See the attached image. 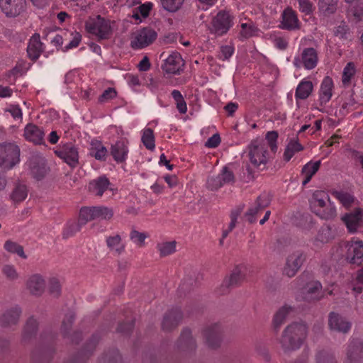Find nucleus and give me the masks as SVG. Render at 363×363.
Wrapping results in <instances>:
<instances>
[{
	"label": "nucleus",
	"instance_id": "nucleus-44",
	"mask_svg": "<svg viewBox=\"0 0 363 363\" xmlns=\"http://www.w3.org/2000/svg\"><path fill=\"white\" fill-rule=\"evenodd\" d=\"M279 134L277 131L272 130L268 131L265 135V138L264 140H260L259 141H264L267 144V149H270V152L272 155H275L277 151V140H278Z\"/></svg>",
	"mask_w": 363,
	"mask_h": 363
},
{
	"label": "nucleus",
	"instance_id": "nucleus-6",
	"mask_svg": "<svg viewBox=\"0 0 363 363\" xmlns=\"http://www.w3.org/2000/svg\"><path fill=\"white\" fill-rule=\"evenodd\" d=\"M86 29L89 33L101 40L108 39L111 34L109 22L100 16L94 18H90L86 23Z\"/></svg>",
	"mask_w": 363,
	"mask_h": 363
},
{
	"label": "nucleus",
	"instance_id": "nucleus-14",
	"mask_svg": "<svg viewBox=\"0 0 363 363\" xmlns=\"http://www.w3.org/2000/svg\"><path fill=\"white\" fill-rule=\"evenodd\" d=\"M88 189L89 192L98 197H101L104 193L113 191V184L105 176H100L89 183Z\"/></svg>",
	"mask_w": 363,
	"mask_h": 363
},
{
	"label": "nucleus",
	"instance_id": "nucleus-32",
	"mask_svg": "<svg viewBox=\"0 0 363 363\" xmlns=\"http://www.w3.org/2000/svg\"><path fill=\"white\" fill-rule=\"evenodd\" d=\"M213 182L215 188L218 189L224 184L233 183L235 182V176L228 166H224L220 172L213 179Z\"/></svg>",
	"mask_w": 363,
	"mask_h": 363
},
{
	"label": "nucleus",
	"instance_id": "nucleus-27",
	"mask_svg": "<svg viewBox=\"0 0 363 363\" xmlns=\"http://www.w3.org/2000/svg\"><path fill=\"white\" fill-rule=\"evenodd\" d=\"M26 287L33 295L40 296L45 290V279L38 274H33L27 280Z\"/></svg>",
	"mask_w": 363,
	"mask_h": 363
},
{
	"label": "nucleus",
	"instance_id": "nucleus-47",
	"mask_svg": "<svg viewBox=\"0 0 363 363\" xmlns=\"http://www.w3.org/2000/svg\"><path fill=\"white\" fill-rule=\"evenodd\" d=\"M94 212L95 219H105L109 220L113 216V211L112 208H108L107 206H94L93 209Z\"/></svg>",
	"mask_w": 363,
	"mask_h": 363
},
{
	"label": "nucleus",
	"instance_id": "nucleus-40",
	"mask_svg": "<svg viewBox=\"0 0 363 363\" xmlns=\"http://www.w3.org/2000/svg\"><path fill=\"white\" fill-rule=\"evenodd\" d=\"M335 236V230L330 225H325L320 228L316 236V240L326 243L332 240Z\"/></svg>",
	"mask_w": 363,
	"mask_h": 363
},
{
	"label": "nucleus",
	"instance_id": "nucleus-59",
	"mask_svg": "<svg viewBox=\"0 0 363 363\" xmlns=\"http://www.w3.org/2000/svg\"><path fill=\"white\" fill-rule=\"evenodd\" d=\"M146 238V234L135 230H132L130 234V240L140 247L144 244Z\"/></svg>",
	"mask_w": 363,
	"mask_h": 363
},
{
	"label": "nucleus",
	"instance_id": "nucleus-23",
	"mask_svg": "<svg viewBox=\"0 0 363 363\" xmlns=\"http://www.w3.org/2000/svg\"><path fill=\"white\" fill-rule=\"evenodd\" d=\"M322 285L318 281H311L303 289L302 298L307 302L317 301L323 296Z\"/></svg>",
	"mask_w": 363,
	"mask_h": 363
},
{
	"label": "nucleus",
	"instance_id": "nucleus-38",
	"mask_svg": "<svg viewBox=\"0 0 363 363\" xmlns=\"http://www.w3.org/2000/svg\"><path fill=\"white\" fill-rule=\"evenodd\" d=\"M28 190L26 185L18 183L13 188L10 197L14 203H21L28 196Z\"/></svg>",
	"mask_w": 363,
	"mask_h": 363
},
{
	"label": "nucleus",
	"instance_id": "nucleus-55",
	"mask_svg": "<svg viewBox=\"0 0 363 363\" xmlns=\"http://www.w3.org/2000/svg\"><path fill=\"white\" fill-rule=\"evenodd\" d=\"M241 29L240 31V35L244 38H249L255 35L257 31V28L250 23H242L240 25Z\"/></svg>",
	"mask_w": 363,
	"mask_h": 363
},
{
	"label": "nucleus",
	"instance_id": "nucleus-24",
	"mask_svg": "<svg viewBox=\"0 0 363 363\" xmlns=\"http://www.w3.org/2000/svg\"><path fill=\"white\" fill-rule=\"evenodd\" d=\"M180 308L176 307L167 312L163 318L162 327L164 330H171L176 328L182 319Z\"/></svg>",
	"mask_w": 363,
	"mask_h": 363
},
{
	"label": "nucleus",
	"instance_id": "nucleus-12",
	"mask_svg": "<svg viewBox=\"0 0 363 363\" xmlns=\"http://www.w3.org/2000/svg\"><path fill=\"white\" fill-rule=\"evenodd\" d=\"M94 207H83L79 211V218L77 223L69 225L64 231L63 236L67 238L80 230L82 225H85L88 221L94 220Z\"/></svg>",
	"mask_w": 363,
	"mask_h": 363
},
{
	"label": "nucleus",
	"instance_id": "nucleus-20",
	"mask_svg": "<svg viewBox=\"0 0 363 363\" xmlns=\"http://www.w3.org/2000/svg\"><path fill=\"white\" fill-rule=\"evenodd\" d=\"M183 60L178 52H172L164 60L162 65L164 72L168 74H177L182 70Z\"/></svg>",
	"mask_w": 363,
	"mask_h": 363
},
{
	"label": "nucleus",
	"instance_id": "nucleus-56",
	"mask_svg": "<svg viewBox=\"0 0 363 363\" xmlns=\"http://www.w3.org/2000/svg\"><path fill=\"white\" fill-rule=\"evenodd\" d=\"M316 363H337L333 354L328 351L322 350L316 354Z\"/></svg>",
	"mask_w": 363,
	"mask_h": 363
},
{
	"label": "nucleus",
	"instance_id": "nucleus-30",
	"mask_svg": "<svg viewBox=\"0 0 363 363\" xmlns=\"http://www.w3.org/2000/svg\"><path fill=\"white\" fill-rule=\"evenodd\" d=\"M179 349L186 351L195 350L196 347V341L191 336V332L189 328L182 330L180 337L177 342Z\"/></svg>",
	"mask_w": 363,
	"mask_h": 363
},
{
	"label": "nucleus",
	"instance_id": "nucleus-54",
	"mask_svg": "<svg viewBox=\"0 0 363 363\" xmlns=\"http://www.w3.org/2000/svg\"><path fill=\"white\" fill-rule=\"evenodd\" d=\"M2 274L10 281L16 280L19 275L16 267L12 264H4L1 269Z\"/></svg>",
	"mask_w": 363,
	"mask_h": 363
},
{
	"label": "nucleus",
	"instance_id": "nucleus-46",
	"mask_svg": "<svg viewBox=\"0 0 363 363\" xmlns=\"http://www.w3.org/2000/svg\"><path fill=\"white\" fill-rule=\"evenodd\" d=\"M331 195L337 199L344 206L349 207L354 202V197L350 194L342 191L333 190Z\"/></svg>",
	"mask_w": 363,
	"mask_h": 363
},
{
	"label": "nucleus",
	"instance_id": "nucleus-35",
	"mask_svg": "<svg viewBox=\"0 0 363 363\" xmlns=\"http://www.w3.org/2000/svg\"><path fill=\"white\" fill-rule=\"evenodd\" d=\"M107 247L114 255H119L125 250V245L122 242L119 235H115L106 238Z\"/></svg>",
	"mask_w": 363,
	"mask_h": 363
},
{
	"label": "nucleus",
	"instance_id": "nucleus-42",
	"mask_svg": "<svg viewBox=\"0 0 363 363\" xmlns=\"http://www.w3.org/2000/svg\"><path fill=\"white\" fill-rule=\"evenodd\" d=\"M356 73V67L354 62H350L343 69L342 75V82L345 87H347L351 84L352 79Z\"/></svg>",
	"mask_w": 363,
	"mask_h": 363
},
{
	"label": "nucleus",
	"instance_id": "nucleus-16",
	"mask_svg": "<svg viewBox=\"0 0 363 363\" xmlns=\"http://www.w3.org/2000/svg\"><path fill=\"white\" fill-rule=\"evenodd\" d=\"M344 363H363V342L361 340L350 341Z\"/></svg>",
	"mask_w": 363,
	"mask_h": 363
},
{
	"label": "nucleus",
	"instance_id": "nucleus-64",
	"mask_svg": "<svg viewBox=\"0 0 363 363\" xmlns=\"http://www.w3.org/2000/svg\"><path fill=\"white\" fill-rule=\"evenodd\" d=\"M356 280L357 281V283L359 284H361L362 286H359V285H357V286H354L352 289V290L356 293V294H361L362 291V286H363V268L359 269L358 272H357V277H356Z\"/></svg>",
	"mask_w": 363,
	"mask_h": 363
},
{
	"label": "nucleus",
	"instance_id": "nucleus-8",
	"mask_svg": "<svg viewBox=\"0 0 363 363\" xmlns=\"http://www.w3.org/2000/svg\"><path fill=\"white\" fill-rule=\"evenodd\" d=\"M318 56L317 50L313 48H306L303 49L299 55H295L293 64L295 67L306 69H313L317 66Z\"/></svg>",
	"mask_w": 363,
	"mask_h": 363
},
{
	"label": "nucleus",
	"instance_id": "nucleus-22",
	"mask_svg": "<svg viewBox=\"0 0 363 363\" xmlns=\"http://www.w3.org/2000/svg\"><path fill=\"white\" fill-rule=\"evenodd\" d=\"M299 23L296 12L291 7H287L283 11L280 28L288 30H294L299 28Z\"/></svg>",
	"mask_w": 363,
	"mask_h": 363
},
{
	"label": "nucleus",
	"instance_id": "nucleus-19",
	"mask_svg": "<svg viewBox=\"0 0 363 363\" xmlns=\"http://www.w3.org/2000/svg\"><path fill=\"white\" fill-rule=\"evenodd\" d=\"M128 142L125 138L117 140L111 147V155L117 163H123L128 157Z\"/></svg>",
	"mask_w": 363,
	"mask_h": 363
},
{
	"label": "nucleus",
	"instance_id": "nucleus-34",
	"mask_svg": "<svg viewBox=\"0 0 363 363\" xmlns=\"http://www.w3.org/2000/svg\"><path fill=\"white\" fill-rule=\"evenodd\" d=\"M321 162L320 160L313 162L312 161L306 163L301 171V174L303 176L302 181L303 186H306L312 179V177L318 171Z\"/></svg>",
	"mask_w": 363,
	"mask_h": 363
},
{
	"label": "nucleus",
	"instance_id": "nucleus-21",
	"mask_svg": "<svg viewBox=\"0 0 363 363\" xmlns=\"http://www.w3.org/2000/svg\"><path fill=\"white\" fill-rule=\"evenodd\" d=\"M44 131L37 125L30 123H28L23 130V138L28 142L35 145H40L44 140Z\"/></svg>",
	"mask_w": 363,
	"mask_h": 363
},
{
	"label": "nucleus",
	"instance_id": "nucleus-13",
	"mask_svg": "<svg viewBox=\"0 0 363 363\" xmlns=\"http://www.w3.org/2000/svg\"><path fill=\"white\" fill-rule=\"evenodd\" d=\"M328 328L331 331L347 333L352 328V323L345 316L330 312L328 315Z\"/></svg>",
	"mask_w": 363,
	"mask_h": 363
},
{
	"label": "nucleus",
	"instance_id": "nucleus-17",
	"mask_svg": "<svg viewBox=\"0 0 363 363\" xmlns=\"http://www.w3.org/2000/svg\"><path fill=\"white\" fill-rule=\"evenodd\" d=\"M245 269L244 265L235 267L230 277L223 281L218 294L220 295L225 294L228 291L229 287L238 285L244 279Z\"/></svg>",
	"mask_w": 363,
	"mask_h": 363
},
{
	"label": "nucleus",
	"instance_id": "nucleus-11",
	"mask_svg": "<svg viewBox=\"0 0 363 363\" xmlns=\"http://www.w3.org/2000/svg\"><path fill=\"white\" fill-rule=\"evenodd\" d=\"M306 255L300 250L289 255L286 258L284 268V274L289 277H293L298 272L303 263L306 261Z\"/></svg>",
	"mask_w": 363,
	"mask_h": 363
},
{
	"label": "nucleus",
	"instance_id": "nucleus-10",
	"mask_svg": "<svg viewBox=\"0 0 363 363\" xmlns=\"http://www.w3.org/2000/svg\"><path fill=\"white\" fill-rule=\"evenodd\" d=\"M157 35V33L149 28L138 30L133 34L131 47L135 50L142 49L151 44Z\"/></svg>",
	"mask_w": 363,
	"mask_h": 363
},
{
	"label": "nucleus",
	"instance_id": "nucleus-41",
	"mask_svg": "<svg viewBox=\"0 0 363 363\" xmlns=\"http://www.w3.org/2000/svg\"><path fill=\"white\" fill-rule=\"evenodd\" d=\"M303 147L298 141L291 140L287 145L283 155L284 160L289 162L294 157V155L301 150Z\"/></svg>",
	"mask_w": 363,
	"mask_h": 363
},
{
	"label": "nucleus",
	"instance_id": "nucleus-28",
	"mask_svg": "<svg viewBox=\"0 0 363 363\" xmlns=\"http://www.w3.org/2000/svg\"><path fill=\"white\" fill-rule=\"evenodd\" d=\"M362 218L363 211L360 208H356L353 212L343 216L342 220L350 232H354L359 227Z\"/></svg>",
	"mask_w": 363,
	"mask_h": 363
},
{
	"label": "nucleus",
	"instance_id": "nucleus-31",
	"mask_svg": "<svg viewBox=\"0 0 363 363\" xmlns=\"http://www.w3.org/2000/svg\"><path fill=\"white\" fill-rule=\"evenodd\" d=\"M21 310L18 306H14L7 310L1 316L0 323L3 327L16 325L18 320Z\"/></svg>",
	"mask_w": 363,
	"mask_h": 363
},
{
	"label": "nucleus",
	"instance_id": "nucleus-63",
	"mask_svg": "<svg viewBox=\"0 0 363 363\" xmlns=\"http://www.w3.org/2000/svg\"><path fill=\"white\" fill-rule=\"evenodd\" d=\"M72 35H73V37H72V40H70L69 42V43L65 46V49L66 50L73 49V48L78 47V45H79V43L82 40V35H80L79 33L76 32V33H73Z\"/></svg>",
	"mask_w": 363,
	"mask_h": 363
},
{
	"label": "nucleus",
	"instance_id": "nucleus-51",
	"mask_svg": "<svg viewBox=\"0 0 363 363\" xmlns=\"http://www.w3.org/2000/svg\"><path fill=\"white\" fill-rule=\"evenodd\" d=\"M4 249L11 253L17 254L22 258H26L23 247L15 242L7 240L4 244Z\"/></svg>",
	"mask_w": 363,
	"mask_h": 363
},
{
	"label": "nucleus",
	"instance_id": "nucleus-48",
	"mask_svg": "<svg viewBox=\"0 0 363 363\" xmlns=\"http://www.w3.org/2000/svg\"><path fill=\"white\" fill-rule=\"evenodd\" d=\"M38 328V322L37 320L33 318V317H30L26 322V324L25 325L24 330H23V339H30L33 336H34L36 333V330Z\"/></svg>",
	"mask_w": 363,
	"mask_h": 363
},
{
	"label": "nucleus",
	"instance_id": "nucleus-43",
	"mask_svg": "<svg viewBox=\"0 0 363 363\" xmlns=\"http://www.w3.org/2000/svg\"><path fill=\"white\" fill-rule=\"evenodd\" d=\"M141 140L147 150H153L155 147V139L153 130L150 128H145L143 131Z\"/></svg>",
	"mask_w": 363,
	"mask_h": 363
},
{
	"label": "nucleus",
	"instance_id": "nucleus-37",
	"mask_svg": "<svg viewBox=\"0 0 363 363\" xmlns=\"http://www.w3.org/2000/svg\"><path fill=\"white\" fill-rule=\"evenodd\" d=\"M313 84L311 81L302 80L300 82L296 89L295 98L298 99H307L313 91Z\"/></svg>",
	"mask_w": 363,
	"mask_h": 363
},
{
	"label": "nucleus",
	"instance_id": "nucleus-9",
	"mask_svg": "<svg viewBox=\"0 0 363 363\" xmlns=\"http://www.w3.org/2000/svg\"><path fill=\"white\" fill-rule=\"evenodd\" d=\"M330 201L328 193L323 191H315L310 201L311 209L318 217L327 218L332 215V208H330V210L325 213L323 211V208Z\"/></svg>",
	"mask_w": 363,
	"mask_h": 363
},
{
	"label": "nucleus",
	"instance_id": "nucleus-53",
	"mask_svg": "<svg viewBox=\"0 0 363 363\" xmlns=\"http://www.w3.org/2000/svg\"><path fill=\"white\" fill-rule=\"evenodd\" d=\"M117 96V91L113 87H108L99 96L98 102L101 104L109 102Z\"/></svg>",
	"mask_w": 363,
	"mask_h": 363
},
{
	"label": "nucleus",
	"instance_id": "nucleus-50",
	"mask_svg": "<svg viewBox=\"0 0 363 363\" xmlns=\"http://www.w3.org/2000/svg\"><path fill=\"white\" fill-rule=\"evenodd\" d=\"M242 212V208H237L231 211L230 213V223L229 224L228 228L225 229L223 231L222 237L223 239H225L230 232L233 230V229L235 227L237 223V220L238 217L240 216V213Z\"/></svg>",
	"mask_w": 363,
	"mask_h": 363
},
{
	"label": "nucleus",
	"instance_id": "nucleus-29",
	"mask_svg": "<svg viewBox=\"0 0 363 363\" xmlns=\"http://www.w3.org/2000/svg\"><path fill=\"white\" fill-rule=\"evenodd\" d=\"M333 87L332 78L325 77L320 84L319 91V100L321 105H325L331 99Z\"/></svg>",
	"mask_w": 363,
	"mask_h": 363
},
{
	"label": "nucleus",
	"instance_id": "nucleus-52",
	"mask_svg": "<svg viewBox=\"0 0 363 363\" xmlns=\"http://www.w3.org/2000/svg\"><path fill=\"white\" fill-rule=\"evenodd\" d=\"M175 241L165 242L157 245V248L162 257L169 255L175 252L176 250Z\"/></svg>",
	"mask_w": 363,
	"mask_h": 363
},
{
	"label": "nucleus",
	"instance_id": "nucleus-39",
	"mask_svg": "<svg viewBox=\"0 0 363 363\" xmlns=\"http://www.w3.org/2000/svg\"><path fill=\"white\" fill-rule=\"evenodd\" d=\"M266 206L267 203L262 202V198L261 196L258 197L254 205L251 206L245 213L247 220L251 223L255 222L256 215L263 211Z\"/></svg>",
	"mask_w": 363,
	"mask_h": 363
},
{
	"label": "nucleus",
	"instance_id": "nucleus-61",
	"mask_svg": "<svg viewBox=\"0 0 363 363\" xmlns=\"http://www.w3.org/2000/svg\"><path fill=\"white\" fill-rule=\"evenodd\" d=\"M234 53V48L231 45H224L221 47L220 59L222 60H228Z\"/></svg>",
	"mask_w": 363,
	"mask_h": 363
},
{
	"label": "nucleus",
	"instance_id": "nucleus-25",
	"mask_svg": "<svg viewBox=\"0 0 363 363\" xmlns=\"http://www.w3.org/2000/svg\"><path fill=\"white\" fill-rule=\"evenodd\" d=\"M45 49L44 44L41 42L39 34L33 35L29 40L27 46L28 57L33 62L36 61Z\"/></svg>",
	"mask_w": 363,
	"mask_h": 363
},
{
	"label": "nucleus",
	"instance_id": "nucleus-49",
	"mask_svg": "<svg viewBox=\"0 0 363 363\" xmlns=\"http://www.w3.org/2000/svg\"><path fill=\"white\" fill-rule=\"evenodd\" d=\"M171 95L176 103L177 108L179 112L182 114L186 113L187 111V106L181 92L179 90L174 89L172 91Z\"/></svg>",
	"mask_w": 363,
	"mask_h": 363
},
{
	"label": "nucleus",
	"instance_id": "nucleus-58",
	"mask_svg": "<svg viewBox=\"0 0 363 363\" xmlns=\"http://www.w3.org/2000/svg\"><path fill=\"white\" fill-rule=\"evenodd\" d=\"M49 292L53 297H58L61 293V284L57 278H51L49 281Z\"/></svg>",
	"mask_w": 363,
	"mask_h": 363
},
{
	"label": "nucleus",
	"instance_id": "nucleus-62",
	"mask_svg": "<svg viewBox=\"0 0 363 363\" xmlns=\"http://www.w3.org/2000/svg\"><path fill=\"white\" fill-rule=\"evenodd\" d=\"M299 5V10L301 12L308 15L310 14L313 9L312 4L310 0H297Z\"/></svg>",
	"mask_w": 363,
	"mask_h": 363
},
{
	"label": "nucleus",
	"instance_id": "nucleus-4",
	"mask_svg": "<svg viewBox=\"0 0 363 363\" xmlns=\"http://www.w3.org/2000/svg\"><path fill=\"white\" fill-rule=\"evenodd\" d=\"M20 162V148L13 143H0V167L4 170L13 168Z\"/></svg>",
	"mask_w": 363,
	"mask_h": 363
},
{
	"label": "nucleus",
	"instance_id": "nucleus-45",
	"mask_svg": "<svg viewBox=\"0 0 363 363\" xmlns=\"http://www.w3.org/2000/svg\"><path fill=\"white\" fill-rule=\"evenodd\" d=\"M318 7L323 15L329 16L336 11L337 0H319Z\"/></svg>",
	"mask_w": 363,
	"mask_h": 363
},
{
	"label": "nucleus",
	"instance_id": "nucleus-15",
	"mask_svg": "<svg viewBox=\"0 0 363 363\" xmlns=\"http://www.w3.org/2000/svg\"><path fill=\"white\" fill-rule=\"evenodd\" d=\"M222 328L218 323L208 325L203 331V335L209 347H219L222 339Z\"/></svg>",
	"mask_w": 363,
	"mask_h": 363
},
{
	"label": "nucleus",
	"instance_id": "nucleus-60",
	"mask_svg": "<svg viewBox=\"0 0 363 363\" xmlns=\"http://www.w3.org/2000/svg\"><path fill=\"white\" fill-rule=\"evenodd\" d=\"M134 328V321H127V322H122L119 323L117 330L119 333H123V334H129Z\"/></svg>",
	"mask_w": 363,
	"mask_h": 363
},
{
	"label": "nucleus",
	"instance_id": "nucleus-2",
	"mask_svg": "<svg viewBox=\"0 0 363 363\" xmlns=\"http://www.w3.org/2000/svg\"><path fill=\"white\" fill-rule=\"evenodd\" d=\"M307 335L306 325L301 323H293L284 330L281 345L285 350H295L302 345Z\"/></svg>",
	"mask_w": 363,
	"mask_h": 363
},
{
	"label": "nucleus",
	"instance_id": "nucleus-1",
	"mask_svg": "<svg viewBox=\"0 0 363 363\" xmlns=\"http://www.w3.org/2000/svg\"><path fill=\"white\" fill-rule=\"evenodd\" d=\"M333 255L335 259H344L348 263L359 265L363 259V242L356 238L341 242Z\"/></svg>",
	"mask_w": 363,
	"mask_h": 363
},
{
	"label": "nucleus",
	"instance_id": "nucleus-18",
	"mask_svg": "<svg viewBox=\"0 0 363 363\" xmlns=\"http://www.w3.org/2000/svg\"><path fill=\"white\" fill-rule=\"evenodd\" d=\"M0 7L6 16L16 17L23 11L26 0H0Z\"/></svg>",
	"mask_w": 363,
	"mask_h": 363
},
{
	"label": "nucleus",
	"instance_id": "nucleus-26",
	"mask_svg": "<svg viewBox=\"0 0 363 363\" xmlns=\"http://www.w3.org/2000/svg\"><path fill=\"white\" fill-rule=\"evenodd\" d=\"M30 174L36 180H42L48 172L45 161L42 157H34L30 161Z\"/></svg>",
	"mask_w": 363,
	"mask_h": 363
},
{
	"label": "nucleus",
	"instance_id": "nucleus-5",
	"mask_svg": "<svg viewBox=\"0 0 363 363\" xmlns=\"http://www.w3.org/2000/svg\"><path fill=\"white\" fill-rule=\"evenodd\" d=\"M273 155L267 149V144L264 141L255 140L250 145V160L256 167L265 165Z\"/></svg>",
	"mask_w": 363,
	"mask_h": 363
},
{
	"label": "nucleus",
	"instance_id": "nucleus-57",
	"mask_svg": "<svg viewBox=\"0 0 363 363\" xmlns=\"http://www.w3.org/2000/svg\"><path fill=\"white\" fill-rule=\"evenodd\" d=\"M184 0H161L162 6L167 11L174 12L177 11Z\"/></svg>",
	"mask_w": 363,
	"mask_h": 363
},
{
	"label": "nucleus",
	"instance_id": "nucleus-36",
	"mask_svg": "<svg viewBox=\"0 0 363 363\" xmlns=\"http://www.w3.org/2000/svg\"><path fill=\"white\" fill-rule=\"evenodd\" d=\"M291 311L292 308L291 306H284L283 307L280 308L274 314L272 320V325L274 330L276 332L279 330L281 325L284 323L287 315Z\"/></svg>",
	"mask_w": 363,
	"mask_h": 363
},
{
	"label": "nucleus",
	"instance_id": "nucleus-7",
	"mask_svg": "<svg viewBox=\"0 0 363 363\" xmlns=\"http://www.w3.org/2000/svg\"><path fill=\"white\" fill-rule=\"evenodd\" d=\"M55 154L71 168L76 167L79 164V148L72 143L58 146L55 150Z\"/></svg>",
	"mask_w": 363,
	"mask_h": 363
},
{
	"label": "nucleus",
	"instance_id": "nucleus-33",
	"mask_svg": "<svg viewBox=\"0 0 363 363\" xmlns=\"http://www.w3.org/2000/svg\"><path fill=\"white\" fill-rule=\"evenodd\" d=\"M89 155L99 161H106L108 155L106 147L99 140H94L91 143Z\"/></svg>",
	"mask_w": 363,
	"mask_h": 363
},
{
	"label": "nucleus",
	"instance_id": "nucleus-3",
	"mask_svg": "<svg viewBox=\"0 0 363 363\" xmlns=\"http://www.w3.org/2000/svg\"><path fill=\"white\" fill-rule=\"evenodd\" d=\"M235 16L230 10H220L212 18L210 30L211 33L222 36L226 34L234 25Z\"/></svg>",
	"mask_w": 363,
	"mask_h": 363
}]
</instances>
